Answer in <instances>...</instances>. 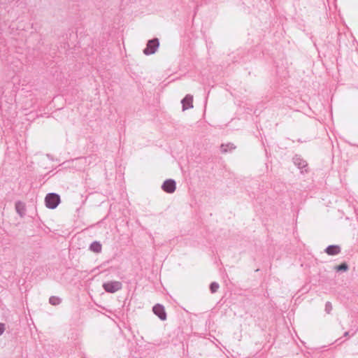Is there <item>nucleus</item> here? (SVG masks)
Returning a JSON list of instances; mask_svg holds the SVG:
<instances>
[{
	"instance_id": "obj_4",
	"label": "nucleus",
	"mask_w": 358,
	"mask_h": 358,
	"mask_svg": "<svg viewBox=\"0 0 358 358\" xmlns=\"http://www.w3.org/2000/svg\"><path fill=\"white\" fill-rule=\"evenodd\" d=\"M153 313L162 320L166 319V313L164 307L161 304H156L152 308Z\"/></svg>"
},
{
	"instance_id": "obj_12",
	"label": "nucleus",
	"mask_w": 358,
	"mask_h": 358,
	"mask_svg": "<svg viewBox=\"0 0 358 358\" xmlns=\"http://www.w3.org/2000/svg\"><path fill=\"white\" fill-rule=\"evenodd\" d=\"M4 330H5L4 324L2 323H0V335H1L4 332Z\"/></svg>"
},
{
	"instance_id": "obj_3",
	"label": "nucleus",
	"mask_w": 358,
	"mask_h": 358,
	"mask_svg": "<svg viewBox=\"0 0 358 358\" xmlns=\"http://www.w3.org/2000/svg\"><path fill=\"white\" fill-rule=\"evenodd\" d=\"M158 46H159V43L157 39L150 40L148 41V43L147 44V47L144 50L143 52L147 55L153 54L155 52Z\"/></svg>"
},
{
	"instance_id": "obj_6",
	"label": "nucleus",
	"mask_w": 358,
	"mask_h": 358,
	"mask_svg": "<svg viewBox=\"0 0 358 358\" xmlns=\"http://www.w3.org/2000/svg\"><path fill=\"white\" fill-rule=\"evenodd\" d=\"M183 110H187L193 107V98L190 96H185L182 101Z\"/></svg>"
},
{
	"instance_id": "obj_10",
	"label": "nucleus",
	"mask_w": 358,
	"mask_h": 358,
	"mask_svg": "<svg viewBox=\"0 0 358 358\" xmlns=\"http://www.w3.org/2000/svg\"><path fill=\"white\" fill-rule=\"evenodd\" d=\"M348 265L345 263H343L341 265H338L336 267V269L339 271H346L348 269Z\"/></svg>"
},
{
	"instance_id": "obj_7",
	"label": "nucleus",
	"mask_w": 358,
	"mask_h": 358,
	"mask_svg": "<svg viewBox=\"0 0 358 358\" xmlns=\"http://www.w3.org/2000/svg\"><path fill=\"white\" fill-rule=\"evenodd\" d=\"M326 252L329 255H335L340 252V248L338 245H330L326 249Z\"/></svg>"
},
{
	"instance_id": "obj_2",
	"label": "nucleus",
	"mask_w": 358,
	"mask_h": 358,
	"mask_svg": "<svg viewBox=\"0 0 358 358\" xmlns=\"http://www.w3.org/2000/svg\"><path fill=\"white\" fill-rule=\"evenodd\" d=\"M103 289L110 293H114L122 288V283L119 281L107 282L103 285Z\"/></svg>"
},
{
	"instance_id": "obj_1",
	"label": "nucleus",
	"mask_w": 358,
	"mask_h": 358,
	"mask_svg": "<svg viewBox=\"0 0 358 358\" xmlns=\"http://www.w3.org/2000/svg\"><path fill=\"white\" fill-rule=\"evenodd\" d=\"M45 201L46 206L48 208L54 209L59 203L60 198H59V195L54 194V193H50V194H47V196H45Z\"/></svg>"
},
{
	"instance_id": "obj_5",
	"label": "nucleus",
	"mask_w": 358,
	"mask_h": 358,
	"mask_svg": "<svg viewBox=\"0 0 358 358\" xmlns=\"http://www.w3.org/2000/svg\"><path fill=\"white\" fill-rule=\"evenodd\" d=\"M162 189L166 192L173 193L176 190L175 181L173 180H166L162 185Z\"/></svg>"
},
{
	"instance_id": "obj_8",
	"label": "nucleus",
	"mask_w": 358,
	"mask_h": 358,
	"mask_svg": "<svg viewBox=\"0 0 358 358\" xmlns=\"http://www.w3.org/2000/svg\"><path fill=\"white\" fill-rule=\"evenodd\" d=\"M102 246L99 242H94L90 246V249L94 252H100L101 251Z\"/></svg>"
},
{
	"instance_id": "obj_9",
	"label": "nucleus",
	"mask_w": 358,
	"mask_h": 358,
	"mask_svg": "<svg viewBox=\"0 0 358 358\" xmlns=\"http://www.w3.org/2000/svg\"><path fill=\"white\" fill-rule=\"evenodd\" d=\"M210 291L212 292V293H215L219 289V285L216 282H213L210 285Z\"/></svg>"
},
{
	"instance_id": "obj_13",
	"label": "nucleus",
	"mask_w": 358,
	"mask_h": 358,
	"mask_svg": "<svg viewBox=\"0 0 358 358\" xmlns=\"http://www.w3.org/2000/svg\"><path fill=\"white\" fill-rule=\"evenodd\" d=\"M21 205H22V204H21L20 203H16V208H17V210H18V209H19V208H20V206H21Z\"/></svg>"
},
{
	"instance_id": "obj_11",
	"label": "nucleus",
	"mask_w": 358,
	"mask_h": 358,
	"mask_svg": "<svg viewBox=\"0 0 358 358\" xmlns=\"http://www.w3.org/2000/svg\"><path fill=\"white\" fill-rule=\"evenodd\" d=\"M50 303L52 305H57L59 303V299L56 296H52L50 299Z\"/></svg>"
}]
</instances>
